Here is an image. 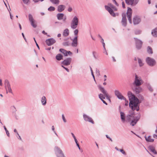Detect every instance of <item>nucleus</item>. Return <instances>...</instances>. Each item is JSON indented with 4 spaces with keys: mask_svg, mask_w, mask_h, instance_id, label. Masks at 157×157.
Listing matches in <instances>:
<instances>
[{
    "mask_svg": "<svg viewBox=\"0 0 157 157\" xmlns=\"http://www.w3.org/2000/svg\"><path fill=\"white\" fill-rule=\"evenodd\" d=\"M120 113L121 121L123 123H124L125 122H131L130 124L132 126H134L135 125L140 117V114L136 117L133 116L132 114H128L126 117L124 113L120 111Z\"/></svg>",
    "mask_w": 157,
    "mask_h": 157,
    "instance_id": "1",
    "label": "nucleus"
},
{
    "mask_svg": "<svg viewBox=\"0 0 157 157\" xmlns=\"http://www.w3.org/2000/svg\"><path fill=\"white\" fill-rule=\"evenodd\" d=\"M98 87L102 93V94H100L98 95L99 98L106 105H107V103L103 99H105V98L110 101V99L109 98L108 94L107 91L105 90L104 88L100 85L98 86Z\"/></svg>",
    "mask_w": 157,
    "mask_h": 157,
    "instance_id": "2",
    "label": "nucleus"
},
{
    "mask_svg": "<svg viewBox=\"0 0 157 157\" xmlns=\"http://www.w3.org/2000/svg\"><path fill=\"white\" fill-rule=\"evenodd\" d=\"M139 105L140 102L138 98H136V99L130 101L129 107L133 111L136 110V111H138L140 109Z\"/></svg>",
    "mask_w": 157,
    "mask_h": 157,
    "instance_id": "3",
    "label": "nucleus"
},
{
    "mask_svg": "<svg viewBox=\"0 0 157 157\" xmlns=\"http://www.w3.org/2000/svg\"><path fill=\"white\" fill-rule=\"evenodd\" d=\"M105 9L107 10L110 14L113 17H115L116 15L115 13L113 10H116V8L112 4L109 3L108 4V6H105Z\"/></svg>",
    "mask_w": 157,
    "mask_h": 157,
    "instance_id": "4",
    "label": "nucleus"
},
{
    "mask_svg": "<svg viewBox=\"0 0 157 157\" xmlns=\"http://www.w3.org/2000/svg\"><path fill=\"white\" fill-rule=\"evenodd\" d=\"M143 83V81L141 77L135 74L134 80L132 86H140Z\"/></svg>",
    "mask_w": 157,
    "mask_h": 157,
    "instance_id": "5",
    "label": "nucleus"
},
{
    "mask_svg": "<svg viewBox=\"0 0 157 157\" xmlns=\"http://www.w3.org/2000/svg\"><path fill=\"white\" fill-rule=\"evenodd\" d=\"M5 85L6 94L8 93V92L12 94L13 92L10 84L9 81L7 79H6L5 81Z\"/></svg>",
    "mask_w": 157,
    "mask_h": 157,
    "instance_id": "6",
    "label": "nucleus"
},
{
    "mask_svg": "<svg viewBox=\"0 0 157 157\" xmlns=\"http://www.w3.org/2000/svg\"><path fill=\"white\" fill-rule=\"evenodd\" d=\"M132 9L128 7L126 14L128 20L130 24H132Z\"/></svg>",
    "mask_w": 157,
    "mask_h": 157,
    "instance_id": "7",
    "label": "nucleus"
},
{
    "mask_svg": "<svg viewBox=\"0 0 157 157\" xmlns=\"http://www.w3.org/2000/svg\"><path fill=\"white\" fill-rule=\"evenodd\" d=\"M132 88L133 91L137 94L143 91L142 88L140 86H132Z\"/></svg>",
    "mask_w": 157,
    "mask_h": 157,
    "instance_id": "8",
    "label": "nucleus"
},
{
    "mask_svg": "<svg viewBox=\"0 0 157 157\" xmlns=\"http://www.w3.org/2000/svg\"><path fill=\"white\" fill-rule=\"evenodd\" d=\"M146 62L147 64L151 66H153L155 64V60L152 58L148 57L146 59Z\"/></svg>",
    "mask_w": 157,
    "mask_h": 157,
    "instance_id": "9",
    "label": "nucleus"
},
{
    "mask_svg": "<svg viewBox=\"0 0 157 157\" xmlns=\"http://www.w3.org/2000/svg\"><path fill=\"white\" fill-rule=\"evenodd\" d=\"M56 153L57 157H65L63 152L59 148L56 147Z\"/></svg>",
    "mask_w": 157,
    "mask_h": 157,
    "instance_id": "10",
    "label": "nucleus"
},
{
    "mask_svg": "<svg viewBox=\"0 0 157 157\" xmlns=\"http://www.w3.org/2000/svg\"><path fill=\"white\" fill-rule=\"evenodd\" d=\"M139 1V0H125V2L127 4L132 6L136 5Z\"/></svg>",
    "mask_w": 157,
    "mask_h": 157,
    "instance_id": "11",
    "label": "nucleus"
},
{
    "mask_svg": "<svg viewBox=\"0 0 157 157\" xmlns=\"http://www.w3.org/2000/svg\"><path fill=\"white\" fill-rule=\"evenodd\" d=\"M135 40L136 48L138 49H140L142 47L143 42L142 41L136 38H134Z\"/></svg>",
    "mask_w": 157,
    "mask_h": 157,
    "instance_id": "12",
    "label": "nucleus"
},
{
    "mask_svg": "<svg viewBox=\"0 0 157 157\" xmlns=\"http://www.w3.org/2000/svg\"><path fill=\"white\" fill-rule=\"evenodd\" d=\"M28 17L29 21L30 22L33 28H36L37 27V25L35 23V21L33 19L32 15L31 14H29Z\"/></svg>",
    "mask_w": 157,
    "mask_h": 157,
    "instance_id": "13",
    "label": "nucleus"
},
{
    "mask_svg": "<svg viewBox=\"0 0 157 157\" xmlns=\"http://www.w3.org/2000/svg\"><path fill=\"white\" fill-rule=\"evenodd\" d=\"M114 94L119 99L126 100V98L122 95L121 94L118 90H115L114 91Z\"/></svg>",
    "mask_w": 157,
    "mask_h": 157,
    "instance_id": "14",
    "label": "nucleus"
},
{
    "mask_svg": "<svg viewBox=\"0 0 157 157\" xmlns=\"http://www.w3.org/2000/svg\"><path fill=\"white\" fill-rule=\"evenodd\" d=\"M83 117L84 120L85 121L90 122L93 124H94V122L92 119L89 116L84 114L83 115Z\"/></svg>",
    "mask_w": 157,
    "mask_h": 157,
    "instance_id": "15",
    "label": "nucleus"
},
{
    "mask_svg": "<svg viewBox=\"0 0 157 157\" xmlns=\"http://www.w3.org/2000/svg\"><path fill=\"white\" fill-rule=\"evenodd\" d=\"M141 20L140 17L138 16H134L133 19V22L134 25L139 24L141 21Z\"/></svg>",
    "mask_w": 157,
    "mask_h": 157,
    "instance_id": "16",
    "label": "nucleus"
},
{
    "mask_svg": "<svg viewBox=\"0 0 157 157\" xmlns=\"http://www.w3.org/2000/svg\"><path fill=\"white\" fill-rule=\"evenodd\" d=\"M122 25L125 27L127 25V19L126 18V15L125 13H123L122 14V19L121 20Z\"/></svg>",
    "mask_w": 157,
    "mask_h": 157,
    "instance_id": "17",
    "label": "nucleus"
},
{
    "mask_svg": "<svg viewBox=\"0 0 157 157\" xmlns=\"http://www.w3.org/2000/svg\"><path fill=\"white\" fill-rule=\"evenodd\" d=\"M56 42V40L52 38L47 39L45 41L46 44L48 46H50Z\"/></svg>",
    "mask_w": 157,
    "mask_h": 157,
    "instance_id": "18",
    "label": "nucleus"
},
{
    "mask_svg": "<svg viewBox=\"0 0 157 157\" xmlns=\"http://www.w3.org/2000/svg\"><path fill=\"white\" fill-rule=\"evenodd\" d=\"M128 95L130 101L134 100V99H136V98H137L130 91H129L128 92Z\"/></svg>",
    "mask_w": 157,
    "mask_h": 157,
    "instance_id": "19",
    "label": "nucleus"
},
{
    "mask_svg": "<svg viewBox=\"0 0 157 157\" xmlns=\"http://www.w3.org/2000/svg\"><path fill=\"white\" fill-rule=\"evenodd\" d=\"M71 62V58H68L63 61L62 63L65 65H69Z\"/></svg>",
    "mask_w": 157,
    "mask_h": 157,
    "instance_id": "20",
    "label": "nucleus"
},
{
    "mask_svg": "<svg viewBox=\"0 0 157 157\" xmlns=\"http://www.w3.org/2000/svg\"><path fill=\"white\" fill-rule=\"evenodd\" d=\"M149 149L154 154L157 155V151L155 149V147L152 145L149 146L148 147Z\"/></svg>",
    "mask_w": 157,
    "mask_h": 157,
    "instance_id": "21",
    "label": "nucleus"
},
{
    "mask_svg": "<svg viewBox=\"0 0 157 157\" xmlns=\"http://www.w3.org/2000/svg\"><path fill=\"white\" fill-rule=\"evenodd\" d=\"M77 39L78 37L76 36L75 37L74 39L72 40V46L73 47H76L77 45Z\"/></svg>",
    "mask_w": 157,
    "mask_h": 157,
    "instance_id": "22",
    "label": "nucleus"
},
{
    "mask_svg": "<svg viewBox=\"0 0 157 157\" xmlns=\"http://www.w3.org/2000/svg\"><path fill=\"white\" fill-rule=\"evenodd\" d=\"M65 6L63 5H60L58 6L57 10L59 12H61L64 10Z\"/></svg>",
    "mask_w": 157,
    "mask_h": 157,
    "instance_id": "23",
    "label": "nucleus"
},
{
    "mask_svg": "<svg viewBox=\"0 0 157 157\" xmlns=\"http://www.w3.org/2000/svg\"><path fill=\"white\" fill-rule=\"evenodd\" d=\"M144 137L146 141L147 142H152L154 141V139L150 136L147 137L145 136Z\"/></svg>",
    "mask_w": 157,
    "mask_h": 157,
    "instance_id": "24",
    "label": "nucleus"
},
{
    "mask_svg": "<svg viewBox=\"0 0 157 157\" xmlns=\"http://www.w3.org/2000/svg\"><path fill=\"white\" fill-rule=\"evenodd\" d=\"M157 28H156L153 29L151 31V34L154 37H157Z\"/></svg>",
    "mask_w": 157,
    "mask_h": 157,
    "instance_id": "25",
    "label": "nucleus"
},
{
    "mask_svg": "<svg viewBox=\"0 0 157 157\" xmlns=\"http://www.w3.org/2000/svg\"><path fill=\"white\" fill-rule=\"evenodd\" d=\"M41 102L42 104L45 105H46L47 103L46 99L45 96H43L41 98Z\"/></svg>",
    "mask_w": 157,
    "mask_h": 157,
    "instance_id": "26",
    "label": "nucleus"
},
{
    "mask_svg": "<svg viewBox=\"0 0 157 157\" xmlns=\"http://www.w3.org/2000/svg\"><path fill=\"white\" fill-rule=\"evenodd\" d=\"M64 16V14L62 13H59L57 15V19L59 20L63 19Z\"/></svg>",
    "mask_w": 157,
    "mask_h": 157,
    "instance_id": "27",
    "label": "nucleus"
},
{
    "mask_svg": "<svg viewBox=\"0 0 157 157\" xmlns=\"http://www.w3.org/2000/svg\"><path fill=\"white\" fill-rule=\"evenodd\" d=\"M69 32L68 29H65L63 32V35L64 36H67L69 35Z\"/></svg>",
    "mask_w": 157,
    "mask_h": 157,
    "instance_id": "28",
    "label": "nucleus"
},
{
    "mask_svg": "<svg viewBox=\"0 0 157 157\" xmlns=\"http://www.w3.org/2000/svg\"><path fill=\"white\" fill-rule=\"evenodd\" d=\"M63 56L60 54H57L56 56V59L58 60H60L62 59Z\"/></svg>",
    "mask_w": 157,
    "mask_h": 157,
    "instance_id": "29",
    "label": "nucleus"
},
{
    "mask_svg": "<svg viewBox=\"0 0 157 157\" xmlns=\"http://www.w3.org/2000/svg\"><path fill=\"white\" fill-rule=\"evenodd\" d=\"M50 1L53 4L58 5L59 3V0H50Z\"/></svg>",
    "mask_w": 157,
    "mask_h": 157,
    "instance_id": "30",
    "label": "nucleus"
},
{
    "mask_svg": "<svg viewBox=\"0 0 157 157\" xmlns=\"http://www.w3.org/2000/svg\"><path fill=\"white\" fill-rule=\"evenodd\" d=\"M138 61L139 66L140 67H142L144 65V63H143L142 60H141L139 58H138Z\"/></svg>",
    "mask_w": 157,
    "mask_h": 157,
    "instance_id": "31",
    "label": "nucleus"
},
{
    "mask_svg": "<svg viewBox=\"0 0 157 157\" xmlns=\"http://www.w3.org/2000/svg\"><path fill=\"white\" fill-rule=\"evenodd\" d=\"M92 54L94 58L95 59H98V55L96 52L95 51H93L92 52Z\"/></svg>",
    "mask_w": 157,
    "mask_h": 157,
    "instance_id": "32",
    "label": "nucleus"
},
{
    "mask_svg": "<svg viewBox=\"0 0 157 157\" xmlns=\"http://www.w3.org/2000/svg\"><path fill=\"white\" fill-rule=\"evenodd\" d=\"M147 51L148 53L151 54L153 53V52L151 48L150 47L148 46L147 48Z\"/></svg>",
    "mask_w": 157,
    "mask_h": 157,
    "instance_id": "33",
    "label": "nucleus"
},
{
    "mask_svg": "<svg viewBox=\"0 0 157 157\" xmlns=\"http://www.w3.org/2000/svg\"><path fill=\"white\" fill-rule=\"evenodd\" d=\"M72 23L78 24V19L76 17H74L73 20L72 21Z\"/></svg>",
    "mask_w": 157,
    "mask_h": 157,
    "instance_id": "34",
    "label": "nucleus"
},
{
    "mask_svg": "<svg viewBox=\"0 0 157 157\" xmlns=\"http://www.w3.org/2000/svg\"><path fill=\"white\" fill-rule=\"evenodd\" d=\"M59 51L63 54L65 56H67V54H66V50L63 49H59Z\"/></svg>",
    "mask_w": 157,
    "mask_h": 157,
    "instance_id": "35",
    "label": "nucleus"
},
{
    "mask_svg": "<svg viewBox=\"0 0 157 157\" xmlns=\"http://www.w3.org/2000/svg\"><path fill=\"white\" fill-rule=\"evenodd\" d=\"M77 25V24H74L71 23V27L73 29H75Z\"/></svg>",
    "mask_w": 157,
    "mask_h": 157,
    "instance_id": "36",
    "label": "nucleus"
},
{
    "mask_svg": "<svg viewBox=\"0 0 157 157\" xmlns=\"http://www.w3.org/2000/svg\"><path fill=\"white\" fill-rule=\"evenodd\" d=\"M55 8L53 6H50L48 9V10L50 11H53L55 10Z\"/></svg>",
    "mask_w": 157,
    "mask_h": 157,
    "instance_id": "37",
    "label": "nucleus"
},
{
    "mask_svg": "<svg viewBox=\"0 0 157 157\" xmlns=\"http://www.w3.org/2000/svg\"><path fill=\"white\" fill-rule=\"evenodd\" d=\"M141 31L140 30H136L135 31V34L136 35H139L141 33Z\"/></svg>",
    "mask_w": 157,
    "mask_h": 157,
    "instance_id": "38",
    "label": "nucleus"
},
{
    "mask_svg": "<svg viewBox=\"0 0 157 157\" xmlns=\"http://www.w3.org/2000/svg\"><path fill=\"white\" fill-rule=\"evenodd\" d=\"M147 88L151 92L153 91V90L151 86L149 84L147 85Z\"/></svg>",
    "mask_w": 157,
    "mask_h": 157,
    "instance_id": "39",
    "label": "nucleus"
},
{
    "mask_svg": "<svg viewBox=\"0 0 157 157\" xmlns=\"http://www.w3.org/2000/svg\"><path fill=\"white\" fill-rule=\"evenodd\" d=\"M119 151H120L123 154L126 155V153L123 149H120Z\"/></svg>",
    "mask_w": 157,
    "mask_h": 157,
    "instance_id": "40",
    "label": "nucleus"
},
{
    "mask_svg": "<svg viewBox=\"0 0 157 157\" xmlns=\"http://www.w3.org/2000/svg\"><path fill=\"white\" fill-rule=\"evenodd\" d=\"M62 119H63V122L65 123H66L67 122V120L66 119L65 117V116H64L63 114H62Z\"/></svg>",
    "mask_w": 157,
    "mask_h": 157,
    "instance_id": "41",
    "label": "nucleus"
},
{
    "mask_svg": "<svg viewBox=\"0 0 157 157\" xmlns=\"http://www.w3.org/2000/svg\"><path fill=\"white\" fill-rule=\"evenodd\" d=\"M52 130L53 131V132H54V133L55 134V135L57 136H58V134H57V133H56V131H55V128H54V126H52Z\"/></svg>",
    "mask_w": 157,
    "mask_h": 157,
    "instance_id": "42",
    "label": "nucleus"
},
{
    "mask_svg": "<svg viewBox=\"0 0 157 157\" xmlns=\"http://www.w3.org/2000/svg\"><path fill=\"white\" fill-rule=\"evenodd\" d=\"M96 73L97 75L99 76L100 75V71L97 68L96 69Z\"/></svg>",
    "mask_w": 157,
    "mask_h": 157,
    "instance_id": "43",
    "label": "nucleus"
},
{
    "mask_svg": "<svg viewBox=\"0 0 157 157\" xmlns=\"http://www.w3.org/2000/svg\"><path fill=\"white\" fill-rule=\"evenodd\" d=\"M71 135H72V136L74 138L75 142H78V140L76 139V138L75 136L74 135V134L72 133H71Z\"/></svg>",
    "mask_w": 157,
    "mask_h": 157,
    "instance_id": "44",
    "label": "nucleus"
},
{
    "mask_svg": "<svg viewBox=\"0 0 157 157\" xmlns=\"http://www.w3.org/2000/svg\"><path fill=\"white\" fill-rule=\"evenodd\" d=\"M23 0V2L24 3H25V4H28V3L29 1V0Z\"/></svg>",
    "mask_w": 157,
    "mask_h": 157,
    "instance_id": "45",
    "label": "nucleus"
},
{
    "mask_svg": "<svg viewBox=\"0 0 157 157\" xmlns=\"http://www.w3.org/2000/svg\"><path fill=\"white\" fill-rule=\"evenodd\" d=\"M33 39H34V41H35V43H36V46H37V47L38 48V49H40L39 47V45H38V44H37V42H36V40H35V38L34 37V38H33Z\"/></svg>",
    "mask_w": 157,
    "mask_h": 157,
    "instance_id": "46",
    "label": "nucleus"
},
{
    "mask_svg": "<svg viewBox=\"0 0 157 157\" xmlns=\"http://www.w3.org/2000/svg\"><path fill=\"white\" fill-rule=\"evenodd\" d=\"M78 30L77 29L75 30L74 31L75 35L76 36L78 34Z\"/></svg>",
    "mask_w": 157,
    "mask_h": 157,
    "instance_id": "47",
    "label": "nucleus"
},
{
    "mask_svg": "<svg viewBox=\"0 0 157 157\" xmlns=\"http://www.w3.org/2000/svg\"><path fill=\"white\" fill-rule=\"evenodd\" d=\"M67 10L69 12H71L72 10V8L71 7L69 6L68 9Z\"/></svg>",
    "mask_w": 157,
    "mask_h": 157,
    "instance_id": "48",
    "label": "nucleus"
},
{
    "mask_svg": "<svg viewBox=\"0 0 157 157\" xmlns=\"http://www.w3.org/2000/svg\"><path fill=\"white\" fill-rule=\"evenodd\" d=\"M104 52L103 53H105L106 55H108V53L105 48H103Z\"/></svg>",
    "mask_w": 157,
    "mask_h": 157,
    "instance_id": "49",
    "label": "nucleus"
},
{
    "mask_svg": "<svg viewBox=\"0 0 157 157\" xmlns=\"http://www.w3.org/2000/svg\"><path fill=\"white\" fill-rule=\"evenodd\" d=\"M106 136L107 139H109L111 142L113 141V140H112V139L111 138H110V137L108 135H106Z\"/></svg>",
    "mask_w": 157,
    "mask_h": 157,
    "instance_id": "50",
    "label": "nucleus"
},
{
    "mask_svg": "<svg viewBox=\"0 0 157 157\" xmlns=\"http://www.w3.org/2000/svg\"><path fill=\"white\" fill-rule=\"evenodd\" d=\"M63 45L65 46H68V44L67 42H65L63 43Z\"/></svg>",
    "mask_w": 157,
    "mask_h": 157,
    "instance_id": "51",
    "label": "nucleus"
},
{
    "mask_svg": "<svg viewBox=\"0 0 157 157\" xmlns=\"http://www.w3.org/2000/svg\"><path fill=\"white\" fill-rule=\"evenodd\" d=\"M62 67H63L64 69H65L67 72H69V70L68 69L65 67L63 65H62Z\"/></svg>",
    "mask_w": 157,
    "mask_h": 157,
    "instance_id": "52",
    "label": "nucleus"
},
{
    "mask_svg": "<svg viewBox=\"0 0 157 157\" xmlns=\"http://www.w3.org/2000/svg\"><path fill=\"white\" fill-rule=\"evenodd\" d=\"M66 54H67V56L69 55H70L71 54V52L70 51H66Z\"/></svg>",
    "mask_w": 157,
    "mask_h": 157,
    "instance_id": "53",
    "label": "nucleus"
},
{
    "mask_svg": "<svg viewBox=\"0 0 157 157\" xmlns=\"http://www.w3.org/2000/svg\"><path fill=\"white\" fill-rule=\"evenodd\" d=\"M122 7H123V8H125V7L124 3V2H122Z\"/></svg>",
    "mask_w": 157,
    "mask_h": 157,
    "instance_id": "54",
    "label": "nucleus"
},
{
    "mask_svg": "<svg viewBox=\"0 0 157 157\" xmlns=\"http://www.w3.org/2000/svg\"><path fill=\"white\" fill-rule=\"evenodd\" d=\"M6 134L8 136H10V134L9 131L7 130L6 131Z\"/></svg>",
    "mask_w": 157,
    "mask_h": 157,
    "instance_id": "55",
    "label": "nucleus"
},
{
    "mask_svg": "<svg viewBox=\"0 0 157 157\" xmlns=\"http://www.w3.org/2000/svg\"><path fill=\"white\" fill-rule=\"evenodd\" d=\"M113 2L117 6H118V3H117V2H116V1H115V0H113Z\"/></svg>",
    "mask_w": 157,
    "mask_h": 157,
    "instance_id": "56",
    "label": "nucleus"
},
{
    "mask_svg": "<svg viewBox=\"0 0 157 157\" xmlns=\"http://www.w3.org/2000/svg\"><path fill=\"white\" fill-rule=\"evenodd\" d=\"M125 106H127L128 105V101L127 100H126H126H125Z\"/></svg>",
    "mask_w": 157,
    "mask_h": 157,
    "instance_id": "57",
    "label": "nucleus"
},
{
    "mask_svg": "<svg viewBox=\"0 0 157 157\" xmlns=\"http://www.w3.org/2000/svg\"><path fill=\"white\" fill-rule=\"evenodd\" d=\"M9 13H10V18L11 19H12V18L13 17V16L12 15H11V13L10 12V10H9Z\"/></svg>",
    "mask_w": 157,
    "mask_h": 157,
    "instance_id": "58",
    "label": "nucleus"
},
{
    "mask_svg": "<svg viewBox=\"0 0 157 157\" xmlns=\"http://www.w3.org/2000/svg\"><path fill=\"white\" fill-rule=\"evenodd\" d=\"M104 81H105L106 80V75H105L104 76Z\"/></svg>",
    "mask_w": 157,
    "mask_h": 157,
    "instance_id": "59",
    "label": "nucleus"
},
{
    "mask_svg": "<svg viewBox=\"0 0 157 157\" xmlns=\"http://www.w3.org/2000/svg\"><path fill=\"white\" fill-rule=\"evenodd\" d=\"M153 137L154 138L157 139V135H156L155 134H154L153 135Z\"/></svg>",
    "mask_w": 157,
    "mask_h": 157,
    "instance_id": "60",
    "label": "nucleus"
},
{
    "mask_svg": "<svg viewBox=\"0 0 157 157\" xmlns=\"http://www.w3.org/2000/svg\"><path fill=\"white\" fill-rule=\"evenodd\" d=\"M42 33L45 34V35H47V33H46L43 30L42 31Z\"/></svg>",
    "mask_w": 157,
    "mask_h": 157,
    "instance_id": "61",
    "label": "nucleus"
},
{
    "mask_svg": "<svg viewBox=\"0 0 157 157\" xmlns=\"http://www.w3.org/2000/svg\"><path fill=\"white\" fill-rule=\"evenodd\" d=\"M22 35L24 39L26 40V38H25L24 36V34L23 33H22Z\"/></svg>",
    "mask_w": 157,
    "mask_h": 157,
    "instance_id": "62",
    "label": "nucleus"
},
{
    "mask_svg": "<svg viewBox=\"0 0 157 157\" xmlns=\"http://www.w3.org/2000/svg\"><path fill=\"white\" fill-rule=\"evenodd\" d=\"M101 42L102 43H104V40L102 38H101Z\"/></svg>",
    "mask_w": 157,
    "mask_h": 157,
    "instance_id": "63",
    "label": "nucleus"
},
{
    "mask_svg": "<svg viewBox=\"0 0 157 157\" xmlns=\"http://www.w3.org/2000/svg\"><path fill=\"white\" fill-rule=\"evenodd\" d=\"M102 45H103V48H105V43H102Z\"/></svg>",
    "mask_w": 157,
    "mask_h": 157,
    "instance_id": "64",
    "label": "nucleus"
}]
</instances>
